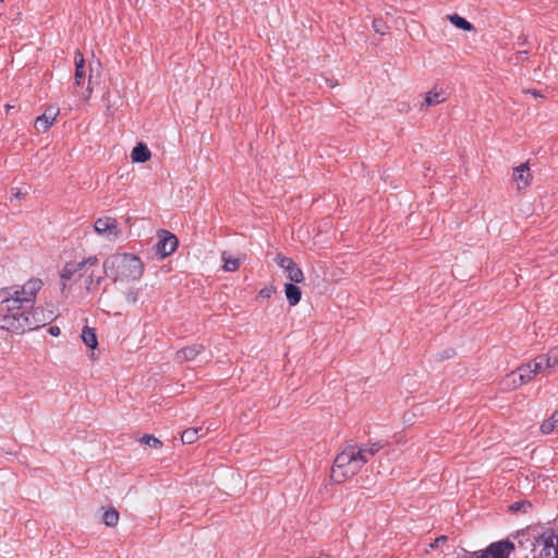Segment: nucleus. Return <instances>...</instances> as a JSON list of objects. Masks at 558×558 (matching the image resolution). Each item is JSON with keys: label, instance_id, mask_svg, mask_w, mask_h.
<instances>
[{"label": "nucleus", "instance_id": "nucleus-1", "mask_svg": "<svg viewBox=\"0 0 558 558\" xmlns=\"http://www.w3.org/2000/svg\"><path fill=\"white\" fill-rule=\"evenodd\" d=\"M1 311L4 313H0V328L14 333L38 329L53 319L52 312L7 296L1 302Z\"/></svg>", "mask_w": 558, "mask_h": 558}, {"label": "nucleus", "instance_id": "nucleus-2", "mask_svg": "<svg viewBox=\"0 0 558 558\" xmlns=\"http://www.w3.org/2000/svg\"><path fill=\"white\" fill-rule=\"evenodd\" d=\"M104 272L113 282L117 281H136L141 279L144 272L142 259L129 253H116L104 260Z\"/></svg>", "mask_w": 558, "mask_h": 558}, {"label": "nucleus", "instance_id": "nucleus-3", "mask_svg": "<svg viewBox=\"0 0 558 558\" xmlns=\"http://www.w3.org/2000/svg\"><path fill=\"white\" fill-rule=\"evenodd\" d=\"M365 464L362 454L355 456V446H347L335 459L331 468V477L341 483L359 473Z\"/></svg>", "mask_w": 558, "mask_h": 558}, {"label": "nucleus", "instance_id": "nucleus-4", "mask_svg": "<svg viewBox=\"0 0 558 558\" xmlns=\"http://www.w3.org/2000/svg\"><path fill=\"white\" fill-rule=\"evenodd\" d=\"M515 545L509 538L490 543L485 549L473 553L474 558H509Z\"/></svg>", "mask_w": 558, "mask_h": 558}, {"label": "nucleus", "instance_id": "nucleus-5", "mask_svg": "<svg viewBox=\"0 0 558 558\" xmlns=\"http://www.w3.org/2000/svg\"><path fill=\"white\" fill-rule=\"evenodd\" d=\"M41 287L43 281L40 279L32 278L22 286L21 290H15L13 293H11L10 289L5 288L4 292L8 294L7 298L19 299L20 302L34 306L36 295Z\"/></svg>", "mask_w": 558, "mask_h": 558}, {"label": "nucleus", "instance_id": "nucleus-6", "mask_svg": "<svg viewBox=\"0 0 558 558\" xmlns=\"http://www.w3.org/2000/svg\"><path fill=\"white\" fill-rule=\"evenodd\" d=\"M535 545L541 547L538 558H558V533L554 529H546L537 536Z\"/></svg>", "mask_w": 558, "mask_h": 558}, {"label": "nucleus", "instance_id": "nucleus-7", "mask_svg": "<svg viewBox=\"0 0 558 558\" xmlns=\"http://www.w3.org/2000/svg\"><path fill=\"white\" fill-rule=\"evenodd\" d=\"M158 238L159 239L155 245V252L160 258L171 255L177 250L179 241L173 233L167 230H160L158 232Z\"/></svg>", "mask_w": 558, "mask_h": 558}, {"label": "nucleus", "instance_id": "nucleus-8", "mask_svg": "<svg viewBox=\"0 0 558 558\" xmlns=\"http://www.w3.org/2000/svg\"><path fill=\"white\" fill-rule=\"evenodd\" d=\"M531 366L532 365L524 364L519 366L515 371L509 373L505 379L506 384L517 388L529 383L534 377L531 371Z\"/></svg>", "mask_w": 558, "mask_h": 558}, {"label": "nucleus", "instance_id": "nucleus-9", "mask_svg": "<svg viewBox=\"0 0 558 558\" xmlns=\"http://www.w3.org/2000/svg\"><path fill=\"white\" fill-rule=\"evenodd\" d=\"M95 231L110 239H117L120 234L118 221L111 217L98 218L94 223Z\"/></svg>", "mask_w": 558, "mask_h": 558}, {"label": "nucleus", "instance_id": "nucleus-10", "mask_svg": "<svg viewBox=\"0 0 558 558\" xmlns=\"http://www.w3.org/2000/svg\"><path fill=\"white\" fill-rule=\"evenodd\" d=\"M205 351V347L201 343H194L185 347L175 353V361L178 363H184L196 360V357Z\"/></svg>", "mask_w": 558, "mask_h": 558}, {"label": "nucleus", "instance_id": "nucleus-11", "mask_svg": "<svg viewBox=\"0 0 558 558\" xmlns=\"http://www.w3.org/2000/svg\"><path fill=\"white\" fill-rule=\"evenodd\" d=\"M59 113V109L48 108L41 116L37 117L34 128L38 132H46L50 129Z\"/></svg>", "mask_w": 558, "mask_h": 558}, {"label": "nucleus", "instance_id": "nucleus-12", "mask_svg": "<svg viewBox=\"0 0 558 558\" xmlns=\"http://www.w3.org/2000/svg\"><path fill=\"white\" fill-rule=\"evenodd\" d=\"M530 169L527 163H522L514 168L513 180L517 182L518 190L526 187L530 184Z\"/></svg>", "mask_w": 558, "mask_h": 558}, {"label": "nucleus", "instance_id": "nucleus-13", "mask_svg": "<svg viewBox=\"0 0 558 558\" xmlns=\"http://www.w3.org/2000/svg\"><path fill=\"white\" fill-rule=\"evenodd\" d=\"M385 445L386 442L383 441H375L367 445H363L357 449L355 448V456L357 457L359 454H362L363 458L365 459V463H367L369 458L375 456L381 448L385 447Z\"/></svg>", "mask_w": 558, "mask_h": 558}, {"label": "nucleus", "instance_id": "nucleus-14", "mask_svg": "<svg viewBox=\"0 0 558 558\" xmlns=\"http://www.w3.org/2000/svg\"><path fill=\"white\" fill-rule=\"evenodd\" d=\"M446 93L444 90H430L425 94L424 101L421 105V110L424 108L433 107L446 101Z\"/></svg>", "mask_w": 558, "mask_h": 558}, {"label": "nucleus", "instance_id": "nucleus-15", "mask_svg": "<svg viewBox=\"0 0 558 558\" xmlns=\"http://www.w3.org/2000/svg\"><path fill=\"white\" fill-rule=\"evenodd\" d=\"M150 150L148 149L147 145L142 142L137 143L131 153V159L133 162H146L150 159Z\"/></svg>", "mask_w": 558, "mask_h": 558}, {"label": "nucleus", "instance_id": "nucleus-16", "mask_svg": "<svg viewBox=\"0 0 558 558\" xmlns=\"http://www.w3.org/2000/svg\"><path fill=\"white\" fill-rule=\"evenodd\" d=\"M544 362V367H547V374H551L558 366V347L551 348L546 354L539 355Z\"/></svg>", "mask_w": 558, "mask_h": 558}, {"label": "nucleus", "instance_id": "nucleus-17", "mask_svg": "<svg viewBox=\"0 0 558 558\" xmlns=\"http://www.w3.org/2000/svg\"><path fill=\"white\" fill-rule=\"evenodd\" d=\"M76 274L78 277H82L85 274L80 262H69L63 266L60 275L63 280H71Z\"/></svg>", "mask_w": 558, "mask_h": 558}, {"label": "nucleus", "instance_id": "nucleus-18", "mask_svg": "<svg viewBox=\"0 0 558 558\" xmlns=\"http://www.w3.org/2000/svg\"><path fill=\"white\" fill-rule=\"evenodd\" d=\"M75 62V84L77 86L82 85L85 80V59L83 53L77 50L74 56Z\"/></svg>", "mask_w": 558, "mask_h": 558}, {"label": "nucleus", "instance_id": "nucleus-19", "mask_svg": "<svg viewBox=\"0 0 558 558\" xmlns=\"http://www.w3.org/2000/svg\"><path fill=\"white\" fill-rule=\"evenodd\" d=\"M284 294L290 306H295L301 300L302 292L293 282H288L284 284Z\"/></svg>", "mask_w": 558, "mask_h": 558}, {"label": "nucleus", "instance_id": "nucleus-20", "mask_svg": "<svg viewBox=\"0 0 558 558\" xmlns=\"http://www.w3.org/2000/svg\"><path fill=\"white\" fill-rule=\"evenodd\" d=\"M81 338L83 342L90 349H95L98 345L97 335L95 328L84 327Z\"/></svg>", "mask_w": 558, "mask_h": 558}, {"label": "nucleus", "instance_id": "nucleus-21", "mask_svg": "<svg viewBox=\"0 0 558 558\" xmlns=\"http://www.w3.org/2000/svg\"><path fill=\"white\" fill-rule=\"evenodd\" d=\"M221 259L223 262L222 268L226 271H230V272L236 271L239 269V267L241 266L240 258L232 257V256L228 255L226 252L222 253Z\"/></svg>", "mask_w": 558, "mask_h": 558}, {"label": "nucleus", "instance_id": "nucleus-22", "mask_svg": "<svg viewBox=\"0 0 558 558\" xmlns=\"http://www.w3.org/2000/svg\"><path fill=\"white\" fill-rule=\"evenodd\" d=\"M203 432L202 427L197 428H187L181 435V440L183 444H193L204 434H199Z\"/></svg>", "mask_w": 558, "mask_h": 558}, {"label": "nucleus", "instance_id": "nucleus-23", "mask_svg": "<svg viewBox=\"0 0 558 558\" xmlns=\"http://www.w3.org/2000/svg\"><path fill=\"white\" fill-rule=\"evenodd\" d=\"M119 518H120V514H119L118 510L113 507H110L109 509H107L104 512L102 522L107 526L113 527L118 524Z\"/></svg>", "mask_w": 558, "mask_h": 558}, {"label": "nucleus", "instance_id": "nucleus-24", "mask_svg": "<svg viewBox=\"0 0 558 558\" xmlns=\"http://www.w3.org/2000/svg\"><path fill=\"white\" fill-rule=\"evenodd\" d=\"M448 19L457 28L468 32L474 31V26L469 21L456 13L449 15Z\"/></svg>", "mask_w": 558, "mask_h": 558}, {"label": "nucleus", "instance_id": "nucleus-25", "mask_svg": "<svg viewBox=\"0 0 558 558\" xmlns=\"http://www.w3.org/2000/svg\"><path fill=\"white\" fill-rule=\"evenodd\" d=\"M532 509L529 500L514 501L508 506V510L512 513H527Z\"/></svg>", "mask_w": 558, "mask_h": 558}, {"label": "nucleus", "instance_id": "nucleus-26", "mask_svg": "<svg viewBox=\"0 0 558 558\" xmlns=\"http://www.w3.org/2000/svg\"><path fill=\"white\" fill-rule=\"evenodd\" d=\"M287 274L289 280L293 283H300L304 280L303 271L296 264L290 266V268L287 270Z\"/></svg>", "mask_w": 558, "mask_h": 558}, {"label": "nucleus", "instance_id": "nucleus-27", "mask_svg": "<svg viewBox=\"0 0 558 558\" xmlns=\"http://www.w3.org/2000/svg\"><path fill=\"white\" fill-rule=\"evenodd\" d=\"M531 366L532 374L534 376L538 374L548 375L547 374V367H544V362L542 361L541 356H536L532 362L527 363Z\"/></svg>", "mask_w": 558, "mask_h": 558}, {"label": "nucleus", "instance_id": "nucleus-28", "mask_svg": "<svg viewBox=\"0 0 558 558\" xmlns=\"http://www.w3.org/2000/svg\"><path fill=\"white\" fill-rule=\"evenodd\" d=\"M104 277L95 276L94 272H90L85 281V288L87 291H95L101 283Z\"/></svg>", "mask_w": 558, "mask_h": 558}, {"label": "nucleus", "instance_id": "nucleus-29", "mask_svg": "<svg viewBox=\"0 0 558 558\" xmlns=\"http://www.w3.org/2000/svg\"><path fill=\"white\" fill-rule=\"evenodd\" d=\"M140 441L144 445L151 447V448H160L162 446V442L158 438H156L153 435H148V434L144 435L140 439Z\"/></svg>", "mask_w": 558, "mask_h": 558}, {"label": "nucleus", "instance_id": "nucleus-30", "mask_svg": "<svg viewBox=\"0 0 558 558\" xmlns=\"http://www.w3.org/2000/svg\"><path fill=\"white\" fill-rule=\"evenodd\" d=\"M277 265L281 268H283L286 271L290 268V266L295 265V263L292 260V258L283 256L281 254H278L276 256Z\"/></svg>", "mask_w": 558, "mask_h": 558}, {"label": "nucleus", "instance_id": "nucleus-31", "mask_svg": "<svg viewBox=\"0 0 558 558\" xmlns=\"http://www.w3.org/2000/svg\"><path fill=\"white\" fill-rule=\"evenodd\" d=\"M138 295H140V289H136V288H130L124 296H125V302L130 305H133L137 302L138 300Z\"/></svg>", "mask_w": 558, "mask_h": 558}, {"label": "nucleus", "instance_id": "nucleus-32", "mask_svg": "<svg viewBox=\"0 0 558 558\" xmlns=\"http://www.w3.org/2000/svg\"><path fill=\"white\" fill-rule=\"evenodd\" d=\"M373 29L380 34V35H384L388 32V25L386 24L385 21H383L381 19H374L373 21Z\"/></svg>", "mask_w": 558, "mask_h": 558}, {"label": "nucleus", "instance_id": "nucleus-33", "mask_svg": "<svg viewBox=\"0 0 558 558\" xmlns=\"http://www.w3.org/2000/svg\"><path fill=\"white\" fill-rule=\"evenodd\" d=\"M557 427H558V422L554 421L553 415H551L549 420L544 421L542 423L541 430L544 434H549V433H551Z\"/></svg>", "mask_w": 558, "mask_h": 558}, {"label": "nucleus", "instance_id": "nucleus-34", "mask_svg": "<svg viewBox=\"0 0 558 558\" xmlns=\"http://www.w3.org/2000/svg\"><path fill=\"white\" fill-rule=\"evenodd\" d=\"M98 264V258L96 256H89L82 262H80L81 267L83 268L84 272H86L87 267H93Z\"/></svg>", "mask_w": 558, "mask_h": 558}, {"label": "nucleus", "instance_id": "nucleus-35", "mask_svg": "<svg viewBox=\"0 0 558 558\" xmlns=\"http://www.w3.org/2000/svg\"><path fill=\"white\" fill-rule=\"evenodd\" d=\"M274 292H275L274 287H266V288L262 289L258 294L263 299H269Z\"/></svg>", "mask_w": 558, "mask_h": 558}, {"label": "nucleus", "instance_id": "nucleus-36", "mask_svg": "<svg viewBox=\"0 0 558 558\" xmlns=\"http://www.w3.org/2000/svg\"><path fill=\"white\" fill-rule=\"evenodd\" d=\"M447 541H448V536H446V535H440V536H438L437 538H435V539H434V542H433V543H430V545H429V546H430L432 548H436V547H438L440 544L446 543Z\"/></svg>", "mask_w": 558, "mask_h": 558}, {"label": "nucleus", "instance_id": "nucleus-37", "mask_svg": "<svg viewBox=\"0 0 558 558\" xmlns=\"http://www.w3.org/2000/svg\"><path fill=\"white\" fill-rule=\"evenodd\" d=\"M456 351L453 349H446L441 354L439 360H446L454 356Z\"/></svg>", "mask_w": 558, "mask_h": 558}, {"label": "nucleus", "instance_id": "nucleus-38", "mask_svg": "<svg viewBox=\"0 0 558 558\" xmlns=\"http://www.w3.org/2000/svg\"><path fill=\"white\" fill-rule=\"evenodd\" d=\"M48 332L53 336V337H58L61 332L60 328L58 326H50L48 328Z\"/></svg>", "mask_w": 558, "mask_h": 558}, {"label": "nucleus", "instance_id": "nucleus-39", "mask_svg": "<svg viewBox=\"0 0 558 558\" xmlns=\"http://www.w3.org/2000/svg\"><path fill=\"white\" fill-rule=\"evenodd\" d=\"M523 93L531 94L534 97H542V94L537 89H524Z\"/></svg>", "mask_w": 558, "mask_h": 558}, {"label": "nucleus", "instance_id": "nucleus-40", "mask_svg": "<svg viewBox=\"0 0 558 558\" xmlns=\"http://www.w3.org/2000/svg\"><path fill=\"white\" fill-rule=\"evenodd\" d=\"M92 94V87H90V78L88 80V86L86 88V93L83 95L84 98H89Z\"/></svg>", "mask_w": 558, "mask_h": 558}, {"label": "nucleus", "instance_id": "nucleus-41", "mask_svg": "<svg viewBox=\"0 0 558 558\" xmlns=\"http://www.w3.org/2000/svg\"><path fill=\"white\" fill-rule=\"evenodd\" d=\"M553 418L558 422V409L553 413Z\"/></svg>", "mask_w": 558, "mask_h": 558}, {"label": "nucleus", "instance_id": "nucleus-42", "mask_svg": "<svg viewBox=\"0 0 558 558\" xmlns=\"http://www.w3.org/2000/svg\"><path fill=\"white\" fill-rule=\"evenodd\" d=\"M14 107L12 105H5V111L9 112L11 109H13Z\"/></svg>", "mask_w": 558, "mask_h": 558}, {"label": "nucleus", "instance_id": "nucleus-43", "mask_svg": "<svg viewBox=\"0 0 558 558\" xmlns=\"http://www.w3.org/2000/svg\"><path fill=\"white\" fill-rule=\"evenodd\" d=\"M523 534V531H517L515 535H512L513 537H517L518 535Z\"/></svg>", "mask_w": 558, "mask_h": 558}]
</instances>
